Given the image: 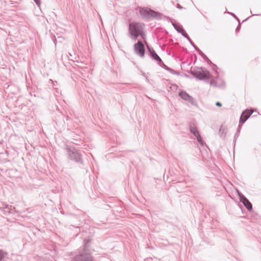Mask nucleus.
Wrapping results in <instances>:
<instances>
[{"mask_svg":"<svg viewBox=\"0 0 261 261\" xmlns=\"http://www.w3.org/2000/svg\"><path fill=\"white\" fill-rule=\"evenodd\" d=\"M253 111L252 110L246 109L244 111L240 118V123L243 124L253 113Z\"/></svg>","mask_w":261,"mask_h":261,"instance_id":"obj_10","label":"nucleus"},{"mask_svg":"<svg viewBox=\"0 0 261 261\" xmlns=\"http://www.w3.org/2000/svg\"><path fill=\"white\" fill-rule=\"evenodd\" d=\"M181 34L186 38H187L189 41H191L190 38L189 37V35L187 34V33L186 32L185 30L183 31Z\"/></svg>","mask_w":261,"mask_h":261,"instance_id":"obj_17","label":"nucleus"},{"mask_svg":"<svg viewBox=\"0 0 261 261\" xmlns=\"http://www.w3.org/2000/svg\"><path fill=\"white\" fill-rule=\"evenodd\" d=\"M218 83V81L213 80L210 82V84L211 86H213L214 87H220V88H223L225 87V83L223 82H221V84H219Z\"/></svg>","mask_w":261,"mask_h":261,"instance_id":"obj_12","label":"nucleus"},{"mask_svg":"<svg viewBox=\"0 0 261 261\" xmlns=\"http://www.w3.org/2000/svg\"><path fill=\"white\" fill-rule=\"evenodd\" d=\"M190 73L193 76L199 80H207L212 77L210 72L206 70H204L202 67L191 70Z\"/></svg>","mask_w":261,"mask_h":261,"instance_id":"obj_4","label":"nucleus"},{"mask_svg":"<svg viewBox=\"0 0 261 261\" xmlns=\"http://www.w3.org/2000/svg\"><path fill=\"white\" fill-rule=\"evenodd\" d=\"M144 28H142V30L140 31L139 33L138 34V37L141 36L143 39H145L146 35L144 31Z\"/></svg>","mask_w":261,"mask_h":261,"instance_id":"obj_16","label":"nucleus"},{"mask_svg":"<svg viewBox=\"0 0 261 261\" xmlns=\"http://www.w3.org/2000/svg\"><path fill=\"white\" fill-rule=\"evenodd\" d=\"M179 96L183 99L188 101L189 102H192L193 101V97L189 95L185 91H181L179 93Z\"/></svg>","mask_w":261,"mask_h":261,"instance_id":"obj_11","label":"nucleus"},{"mask_svg":"<svg viewBox=\"0 0 261 261\" xmlns=\"http://www.w3.org/2000/svg\"><path fill=\"white\" fill-rule=\"evenodd\" d=\"M216 105L217 106H218V107H221L222 104H221V102H219V101H217V102H216Z\"/></svg>","mask_w":261,"mask_h":261,"instance_id":"obj_26","label":"nucleus"},{"mask_svg":"<svg viewBox=\"0 0 261 261\" xmlns=\"http://www.w3.org/2000/svg\"><path fill=\"white\" fill-rule=\"evenodd\" d=\"M11 207V206H9L8 204H3L2 207H0V208L3 209H8V210H10V207Z\"/></svg>","mask_w":261,"mask_h":261,"instance_id":"obj_19","label":"nucleus"},{"mask_svg":"<svg viewBox=\"0 0 261 261\" xmlns=\"http://www.w3.org/2000/svg\"><path fill=\"white\" fill-rule=\"evenodd\" d=\"M134 50L135 53L141 57H143L145 55V47L141 41H138L134 44Z\"/></svg>","mask_w":261,"mask_h":261,"instance_id":"obj_8","label":"nucleus"},{"mask_svg":"<svg viewBox=\"0 0 261 261\" xmlns=\"http://www.w3.org/2000/svg\"><path fill=\"white\" fill-rule=\"evenodd\" d=\"M4 213L5 214H9L10 212L8 210V211H5V210Z\"/></svg>","mask_w":261,"mask_h":261,"instance_id":"obj_29","label":"nucleus"},{"mask_svg":"<svg viewBox=\"0 0 261 261\" xmlns=\"http://www.w3.org/2000/svg\"><path fill=\"white\" fill-rule=\"evenodd\" d=\"M204 60H205L209 65L212 66V69L214 70H215L217 68L216 65L213 64L208 58L207 59H205Z\"/></svg>","mask_w":261,"mask_h":261,"instance_id":"obj_14","label":"nucleus"},{"mask_svg":"<svg viewBox=\"0 0 261 261\" xmlns=\"http://www.w3.org/2000/svg\"><path fill=\"white\" fill-rule=\"evenodd\" d=\"M90 243V240H84L83 246L77 250V254L73 257L72 261H94L89 249Z\"/></svg>","mask_w":261,"mask_h":261,"instance_id":"obj_1","label":"nucleus"},{"mask_svg":"<svg viewBox=\"0 0 261 261\" xmlns=\"http://www.w3.org/2000/svg\"><path fill=\"white\" fill-rule=\"evenodd\" d=\"M143 28H144V24L143 23L137 21L129 22L128 31L130 37L136 41L138 37V34Z\"/></svg>","mask_w":261,"mask_h":261,"instance_id":"obj_3","label":"nucleus"},{"mask_svg":"<svg viewBox=\"0 0 261 261\" xmlns=\"http://www.w3.org/2000/svg\"><path fill=\"white\" fill-rule=\"evenodd\" d=\"M242 124H240V123H239V124L237 130V132H236V134H235V136H234V138L236 137V136H238L239 134L240 133V129H241V127H242Z\"/></svg>","mask_w":261,"mask_h":261,"instance_id":"obj_18","label":"nucleus"},{"mask_svg":"<svg viewBox=\"0 0 261 261\" xmlns=\"http://www.w3.org/2000/svg\"><path fill=\"white\" fill-rule=\"evenodd\" d=\"M249 18H250V17H249L247 18H246V19H245V20H243V22H244V21H245L247 20V19H248Z\"/></svg>","mask_w":261,"mask_h":261,"instance_id":"obj_30","label":"nucleus"},{"mask_svg":"<svg viewBox=\"0 0 261 261\" xmlns=\"http://www.w3.org/2000/svg\"><path fill=\"white\" fill-rule=\"evenodd\" d=\"M5 256V252L0 250V260H1Z\"/></svg>","mask_w":261,"mask_h":261,"instance_id":"obj_21","label":"nucleus"},{"mask_svg":"<svg viewBox=\"0 0 261 261\" xmlns=\"http://www.w3.org/2000/svg\"><path fill=\"white\" fill-rule=\"evenodd\" d=\"M139 12L141 16L144 19H156L161 20L163 18L167 20H170L168 16H164L163 14L147 7H140L139 8Z\"/></svg>","mask_w":261,"mask_h":261,"instance_id":"obj_2","label":"nucleus"},{"mask_svg":"<svg viewBox=\"0 0 261 261\" xmlns=\"http://www.w3.org/2000/svg\"><path fill=\"white\" fill-rule=\"evenodd\" d=\"M252 15H257V14H253Z\"/></svg>","mask_w":261,"mask_h":261,"instance_id":"obj_31","label":"nucleus"},{"mask_svg":"<svg viewBox=\"0 0 261 261\" xmlns=\"http://www.w3.org/2000/svg\"><path fill=\"white\" fill-rule=\"evenodd\" d=\"M177 8H178V9H182V7L179 4H177Z\"/></svg>","mask_w":261,"mask_h":261,"instance_id":"obj_28","label":"nucleus"},{"mask_svg":"<svg viewBox=\"0 0 261 261\" xmlns=\"http://www.w3.org/2000/svg\"><path fill=\"white\" fill-rule=\"evenodd\" d=\"M35 3L36 4V5L38 6H39L40 5V4H41V1L40 0H33Z\"/></svg>","mask_w":261,"mask_h":261,"instance_id":"obj_23","label":"nucleus"},{"mask_svg":"<svg viewBox=\"0 0 261 261\" xmlns=\"http://www.w3.org/2000/svg\"><path fill=\"white\" fill-rule=\"evenodd\" d=\"M224 130H224V128H223V127L222 126H221L219 128V133L220 137H225V134L224 133Z\"/></svg>","mask_w":261,"mask_h":261,"instance_id":"obj_15","label":"nucleus"},{"mask_svg":"<svg viewBox=\"0 0 261 261\" xmlns=\"http://www.w3.org/2000/svg\"><path fill=\"white\" fill-rule=\"evenodd\" d=\"M189 42L194 47V48H195L197 47V46L192 42L191 39V41H189Z\"/></svg>","mask_w":261,"mask_h":261,"instance_id":"obj_25","label":"nucleus"},{"mask_svg":"<svg viewBox=\"0 0 261 261\" xmlns=\"http://www.w3.org/2000/svg\"><path fill=\"white\" fill-rule=\"evenodd\" d=\"M240 28H241V24H240V21L239 22V24L237 26L236 29V31L237 32H239V30H240Z\"/></svg>","mask_w":261,"mask_h":261,"instance_id":"obj_24","label":"nucleus"},{"mask_svg":"<svg viewBox=\"0 0 261 261\" xmlns=\"http://www.w3.org/2000/svg\"><path fill=\"white\" fill-rule=\"evenodd\" d=\"M195 49L199 53V54L200 51H202L197 46Z\"/></svg>","mask_w":261,"mask_h":261,"instance_id":"obj_27","label":"nucleus"},{"mask_svg":"<svg viewBox=\"0 0 261 261\" xmlns=\"http://www.w3.org/2000/svg\"><path fill=\"white\" fill-rule=\"evenodd\" d=\"M67 154L68 158L76 162L81 163L82 162L81 154L80 151L74 147L67 146L66 148Z\"/></svg>","mask_w":261,"mask_h":261,"instance_id":"obj_5","label":"nucleus"},{"mask_svg":"<svg viewBox=\"0 0 261 261\" xmlns=\"http://www.w3.org/2000/svg\"><path fill=\"white\" fill-rule=\"evenodd\" d=\"M239 199L241 202L248 211H251L252 209V205L248 199L242 194H239Z\"/></svg>","mask_w":261,"mask_h":261,"instance_id":"obj_9","label":"nucleus"},{"mask_svg":"<svg viewBox=\"0 0 261 261\" xmlns=\"http://www.w3.org/2000/svg\"><path fill=\"white\" fill-rule=\"evenodd\" d=\"M189 128L191 133L195 136L198 143L202 146L204 145V142H203L196 126L195 125V124L193 123H190Z\"/></svg>","mask_w":261,"mask_h":261,"instance_id":"obj_7","label":"nucleus"},{"mask_svg":"<svg viewBox=\"0 0 261 261\" xmlns=\"http://www.w3.org/2000/svg\"><path fill=\"white\" fill-rule=\"evenodd\" d=\"M146 46L147 47V49L149 52V54L150 57L155 61H156L158 63V64L162 66V65H164L165 68L168 70H171V69L169 68L168 67L166 66L163 62L162 60L160 58V57L156 54L154 50L152 48L150 47L147 43L146 42Z\"/></svg>","mask_w":261,"mask_h":261,"instance_id":"obj_6","label":"nucleus"},{"mask_svg":"<svg viewBox=\"0 0 261 261\" xmlns=\"http://www.w3.org/2000/svg\"><path fill=\"white\" fill-rule=\"evenodd\" d=\"M172 24L173 27H174V28L176 30V31L180 34L184 30L182 26L180 24H177L173 23V22H172Z\"/></svg>","mask_w":261,"mask_h":261,"instance_id":"obj_13","label":"nucleus"},{"mask_svg":"<svg viewBox=\"0 0 261 261\" xmlns=\"http://www.w3.org/2000/svg\"><path fill=\"white\" fill-rule=\"evenodd\" d=\"M229 14H230V15H231L234 18H235L238 22L240 21V20L238 19V18L236 16V15L232 13H230V12H228Z\"/></svg>","mask_w":261,"mask_h":261,"instance_id":"obj_22","label":"nucleus"},{"mask_svg":"<svg viewBox=\"0 0 261 261\" xmlns=\"http://www.w3.org/2000/svg\"><path fill=\"white\" fill-rule=\"evenodd\" d=\"M199 54L203 58L204 60L207 59V57L202 51H200Z\"/></svg>","mask_w":261,"mask_h":261,"instance_id":"obj_20","label":"nucleus"}]
</instances>
